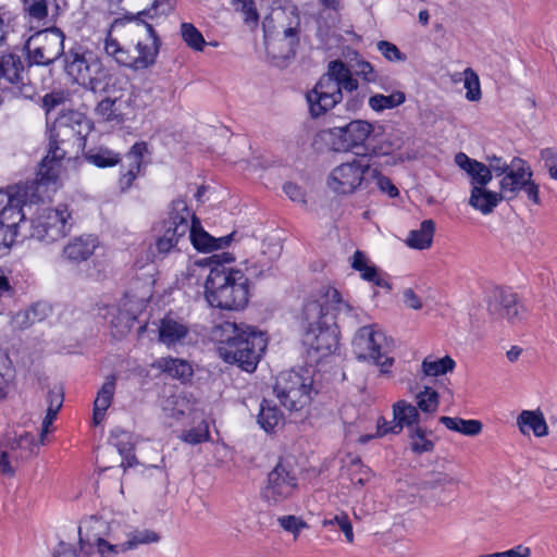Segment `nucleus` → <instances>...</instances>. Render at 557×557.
<instances>
[{
	"label": "nucleus",
	"instance_id": "obj_1",
	"mask_svg": "<svg viewBox=\"0 0 557 557\" xmlns=\"http://www.w3.org/2000/svg\"><path fill=\"white\" fill-rule=\"evenodd\" d=\"M306 331L304 343L321 356L332 354L338 344L336 320L349 326L363 322L364 312L345 302L337 289L329 287L323 294L307 300L302 310Z\"/></svg>",
	"mask_w": 557,
	"mask_h": 557
},
{
	"label": "nucleus",
	"instance_id": "obj_2",
	"mask_svg": "<svg viewBox=\"0 0 557 557\" xmlns=\"http://www.w3.org/2000/svg\"><path fill=\"white\" fill-rule=\"evenodd\" d=\"M234 260L231 252L214 253L210 257V263L214 265L205 282V296L211 307L239 310L248 304V278L240 270L225 267Z\"/></svg>",
	"mask_w": 557,
	"mask_h": 557
},
{
	"label": "nucleus",
	"instance_id": "obj_3",
	"mask_svg": "<svg viewBox=\"0 0 557 557\" xmlns=\"http://www.w3.org/2000/svg\"><path fill=\"white\" fill-rule=\"evenodd\" d=\"M219 356L228 363L252 372L265 350L268 339L263 332L235 322L225 321L214 329Z\"/></svg>",
	"mask_w": 557,
	"mask_h": 557
},
{
	"label": "nucleus",
	"instance_id": "obj_4",
	"mask_svg": "<svg viewBox=\"0 0 557 557\" xmlns=\"http://www.w3.org/2000/svg\"><path fill=\"white\" fill-rule=\"evenodd\" d=\"M267 51L278 59L294 57L299 44L300 14L295 5L274 10L263 21Z\"/></svg>",
	"mask_w": 557,
	"mask_h": 557
},
{
	"label": "nucleus",
	"instance_id": "obj_5",
	"mask_svg": "<svg viewBox=\"0 0 557 557\" xmlns=\"http://www.w3.org/2000/svg\"><path fill=\"white\" fill-rule=\"evenodd\" d=\"M72 138L78 140L75 131L65 123L64 117L58 120L50 134L48 153L39 165L36 178L32 182L18 184L26 187L27 190L29 189V193H36L39 201L48 196L50 188L55 189L60 174V163L66 154V150L60 144L64 145Z\"/></svg>",
	"mask_w": 557,
	"mask_h": 557
},
{
	"label": "nucleus",
	"instance_id": "obj_6",
	"mask_svg": "<svg viewBox=\"0 0 557 557\" xmlns=\"http://www.w3.org/2000/svg\"><path fill=\"white\" fill-rule=\"evenodd\" d=\"M190 216L191 211L185 200L176 199L171 203L168 218L153 226L154 244L146 252L148 262L163 259L176 248L189 231Z\"/></svg>",
	"mask_w": 557,
	"mask_h": 557
},
{
	"label": "nucleus",
	"instance_id": "obj_7",
	"mask_svg": "<svg viewBox=\"0 0 557 557\" xmlns=\"http://www.w3.org/2000/svg\"><path fill=\"white\" fill-rule=\"evenodd\" d=\"M64 70L78 85L92 91H106L112 75L102 60L91 50L73 48L64 53Z\"/></svg>",
	"mask_w": 557,
	"mask_h": 557
},
{
	"label": "nucleus",
	"instance_id": "obj_8",
	"mask_svg": "<svg viewBox=\"0 0 557 557\" xmlns=\"http://www.w3.org/2000/svg\"><path fill=\"white\" fill-rule=\"evenodd\" d=\"M36 195L22 185L0 190V247L8 248L13 245L18 235L20 223L25 219L23 207L38 202Z\"/></svg>",
	"mask_w": 557,
	"mask_h": 557
},
{
	"label": "nucleus",
	"instance_id": "obj_9",
	"mask_svg": "<svg viewBox=\"0 0 557 557\" xmlns=\"http://www.w3.org/2000/svg\"><path fill=\"white\" fill-rule=\"evenodd\" d=\"M273 391L281 405L289 411H299L308 406L315 394L312 370L300 368L281 372Z\"/></svg>",
	"mask_w": 557,
	"mask_h": 557
},
{
	"label": "nucleus",
	"instance_id": "obj_10",
	"mask_svg": "<svg viewBox=\"0 0 557 557\" xmlns=\"http://www.w3.org/2000/svg\"><path fill=\"white\" fill-rule=\"evenodd\" d=\"M391 343L377 325L360 327L352 339V351L359 360L372 362L386 373L394 359L388 356Z\"/></svg>",
	"mask_w": 557,
	"mask_h": 557
},
{
	"label": "nucleus",
	"instance_id": "obj_11",
	"mask_svg": "<svg viewBox=\"0 0 557 557\" xmlns=\"http://www.w3.org/2000/svg\"><path fill=\"white\" fill-rule=\"evenodd\" d=\"M72 225V214L66 206L47 208L32 220L29 237L41 244L51 245L66 237Z\"/></svg>",
	"mask_w": 557,
	"mask_h": 557
},
{
	"label": "nucleus",
	"instance_id": "obj_12",
	"mask_svg": "<svg viewBox=\"0 0 557 557\" xmlns=\"http://www.w3.org/2000/svg\"><path fill=\"white\" fill-rule=\"evenodd\" d=\"M297 487L298 471L295 461L283 458L269 472L261 496L270 505H276L292 497Z\"/></svg>",
	"mask_w": 557,
	"mask_h": 557
},
{
	"label": "nucleus",
	"instance_id": "obj_13",
	"mask_svg": "<svg viewBox=\"0 0 557 557\" xmlns=\"http://www.w3.org/2000/svg\"><path fill=\"white\" fill-rule=\"evenodd\" d=\"M370 163L366 156L354 158L333 169L327 185L336 194L348 195L359 187H369Z\"/></svg>",
	"mask_w": 557,
	"mask_h": 557
},
{
	"label": "nucleus",
	"instance_id": "obj_14",
	"mask_svg": "<svg viewBox=\"0 0 557 557\" xmlns=\"http://www.w3.org/2000/svg\"><path fill=\"white\" fill-rule=\"evenodd\" d=\"M29 60L37 65H49L64 51V34L57 27L33 35L26 45Z\"/></svg>",
	"mask_w": 557,
	"mask_h": 557
},
{
	"label": "nucleus",
	"instance_id": "obj_15",
	"mask_svg": "<svg viewBox=\"0 0 557 557\" xmlns=\"http://www.w3.org/2000/svg\"><path fill=\"white\" fill-rule=\"evenodd\" d=\"M134 33L144 35L136 42L135 50L137 55L129 53V64L127 67L139 71L146 70L156 63L159 54L161 40L150 23L147 21H133Z\"/></svg>",
	"mask_w": 557,
	"mask_h": 557
},
{
	"label": "nucleus",
	"instance_id": "obj_16",
	"mask_svg": "<svg viewBox=\"0 0 557 557\" xmlns=\"http://www.w3.org/2000/svg\"><path fill=\"white\" fill-rule=\"evenodd\" d=\"M149 295L150 289L148 288L140 298L133 300L126 295L120 305L107 307L104 319L111 325L114 336L122 337L131 331Z\"/></svg>",
	"mask_w": 557,
	"mask_h": 557
},
{
	"label": "nucleus",
	"instance_id": "obj_17",
	"mask_svg": "<svg viewBox=\"0 0 557 557\" xmlns=\"http://www.w3.org/2000/svg\"><path fill=\"white\" fill-rule=\"evenodd\" d=\"M532 175L533 173L530 168L525 166L524 160L513 158L510 170L499 182L500 193L517 195L523 190L531 201L539 205V185L532 181Z\"/></svg>",
	"mask_w": 557,
	"mask_h": 557
},
{
	"label": "nucleus",
	"instance_id": "obj_18",
	"mask_svg": "<svg viewBox=\"0 0 557 557\" xmlns=\"http://www.w3.org/2000/svg\"><path fill=\"white\" fill-rule=\"evenodd\" d=\"M317 84L337 102L343 100V90L351 92L359 87L358 81L352 77L348 65L341 60L331 61L326 73L320 77Z\"/></svg>",
	"mask_w": 557,
	"mask_h": 557
},
{
	"label": "nucleus",
	"instance_id": "obj_19",
	"mask_svg": "<svg viewBox=\"0 0 557 557\" xmlns=\"http://www.w3.org/2000/svg\"><path fill=\"white\" fill-rule=\"evenodd\" d=\"M487 310L494 318L507 319L516 323L522 319L523 307L518 301V295L509 288L493 287L485 297Z\"/></svg>",
	"mask_w": 557,
	"mask_h": 557
},
{
	"label": "nucleus",
	"instance_id": "obj_20",
	"mask_svg": "<svg viewBox=\"0 0 557 557\" xmlns=\"http://www.w3.org/2000/svg\"><path fill=\"white\" fill-rule=\"evenodd\" d=\"M373 132V125L367 121H351L345 126L334 127L332 135L336 138V150H350L362 146Z\"/></svg>",
	"mask_w": 557,
	"mask_h": 557
},
{
	"label": "nucleus",
	"instance_id": "obj_21",
	"mask_svg": "<svg viewBox=\"0 0 557 557\" xmlns=\"http://www.w3.org/2000/svg\"><path fill=\"white\" fill-rule=\"evenodd\" d=\"M0 79L12 86V91L24 97H30L33 87L26 82L25 66L20 57L4 54L0 58Z\"/></svg>",
	"mask_w": 557,
	"mask_h": 557
},
{
	"label": "nucleus",
	"instance_id": "obj_22",
	"mask_svg": "<svg viewBox=\"0 0 557 557\" xmlns=\"http://www.w3.org/2000/svg\"><path fill=\"white\" fill-rule=\"evenodd\" d=\"M189 221H191V223H189V231L187 234H189L188 237L194 247L199 251L206 252L227 247L236 234L235 232H232L226 236L213 237L201 227L199 220L193 212Z\"/></svg>",
	"mask_w": 557,
	"mask_h": 557
},
{
	"label": "nucleus",
	"instance_id": "obj_23",
	"mask_svg": "<svg viewBox=\"0 0 557 557\" xmlns=\"http://www.w3.org/2000/svg\"><path fill=\"white\" fill-rule=\"evenodd\" d=\"M99 246L98 238L94 235H81L71 238L64 245L61 258L70 263H81L88 260Z\"/></svg>",
	"mask_w": 557,
	"mask_h": 557
},
{
	"label": "nucleus",
	"instance_id": "obj_24",
	"mask_svg": "<svg viewBox=\"0 0 557 557\" xmlns=\"http://www.w3.org/2000/svg\"><path fill=\"white\" fill-rule=\"evenodd\" d=\"M147 152L146 143H135L125 156L127 170L121 174L119 180L120 188L124 191L131 188L143 168V157Z\"/></svg>",
	"mask_w": 557,
	"mask_h": 557
},
{
	"label": "nucleus",
	"instance_id": "obj_25",
	"mask_svg": "<svg viewBox=\"0 0 557 557\" xmlns=\"http://www.w3.org/2000/svg\"><path fill=\"white\" fill-rule=\"evenodd\" d=\"M455 163L470 176L471 187L486 186L492 181L491 169L463 152L455 156Z\"/></svg>",
	"mask_w": 557,
	"mask_h": 557
},
{
	"label": "nucleus",
	"instance_id": "obj_26",
	"mask_svg": "<svg viewBox=\"0 0 557 557\" xmlns=\"http://www.w3.org/2000/svg\"><path fill=\"white\" fill-rule=\"evenodd\" d=\"M503 199L504 195L502 193L488 190L486 186H474L471 188L469 205L482 214L487 215L494 211Z\"/></svg>",
	"mask_w": 557,
	"mask_h": 557
},
{
	"label": "nucleus",
	"instance_id": "obj_27",
	"mask_svg": "<svg viewBox=\"0 0 557 557\" xmlns=\"http://www.w3.org/2000/svg\"><path fill=\"white\" fill-rule=\"evenodd\" d=\"M188 327L182 321L165 317L160 321L159 341L168 347L182 344L188 335Z\"/></svg>",
	"mask_w": 557,
	"mask_h": 557
},
{
	"label": "nucleus",
	"instance_id": "obj_28",
	"mask_svg": "<svg viewBox=\"0 0 557 557\" xmlns=\"http://www.w3.org/2000/svg\"><path fill=\"white\" fill-rule=\"evenodd\" d=\"M3 446L10 454V457L18 465L36 455L37 449L34 435L27 432L18 435V437L9 440Z\"/></svg>",
	"mask_w": 557,
	"mask_h": 557
},
{
	"label": "nucleus",
	"instance_id": "obj_29",
	"mask_svg": "<svg viewBox=\"0 0 557 557\" xmlns=\"http://www.w3.org/2000/svg\"><path fill=\"white\" fill-rule=\"evenodd\" d=\"M393 434H399L404 428L413 429L419 420L418 408L406 400L393 405Z\"/></svg>",
	"mask_w": 557,
	"mask_h": 557
},
{
	"label": "nucleus",
	"instance_id": "obj_30",
	"mask_svg": "<svg viewBox=\"0 0 557 557\" xmlns=\"http://www.w3.org/2000/svg\"><path fill=\"white\" fill-rule=\"evenodd\" d=\"M306 99L312 117L325 114L338 103L324 89H320L318 84L307 92Z\"/></svg>",
	"mask_w": 557,
	"mask_h": 557
},
{
	"label": "nucleus",
	"instance_id": "obj_31",
	"mask_svg": "<svg viewBox=\"0 0 557 557\" xmlns=\"http://www.w3.org/2000/svg\"><path fill=\"white\" fill-rule=\"evenodd\" d=\"M517 423L523 434L528 433L530 430H532L534 435L539 437L545 436L548 433V426L544 414L540 410H523L519 414Z\"/></svg>",
	"mask_w": 557,
	"mask_h": 557
},
{
	"label": "nucleus",
	"instance_id": "obj_32",
	"mask_svg": "<svg viewBox=\"0 0 557 557\" xmlns=\"http://www.w3.org/2000/svg\"><path fill=\"white\" fill-rule=\"evenodd\" d=\"M435 232V223L432 220H424L419 230L409 233L406 243L414 249H426L432 245Z\"/></svg>",
	"mask_w": 557,
	"mask_h": 557
},
{
	"label": "nucleus",
	"instance_id": "obj_33",
	"mask_svg": "<svg viewBox=\"0 0 557 557\" xmlns=\"http://www.w3.org/2000/svg\"><path fill=\"white\" fill-rule=\"evenodd\" d=\"M440 422L445 425L448 430L458 432L466 436H476L482 432L483 425L479 420H465L458 417H446L440 418Z\"/></svg>",
	"mask_w": 557,
	"mask_h": 557
},
{
	"label": "nucleus",
	"instance_id": "obj_34",
	"mask_svg": "<svg viewBox=\"0 0 557 557\" xmlns=\"http://www.w3.org/2000/svg\"><path fill=\"white\" fill-rule=\"evenodd\" d=\"M50 308L45 304H36L29 310L20 311L11 317L10 324L14 329H25L36 321L42 320Z\"/></svg>",
	"mask_w": 557,
	"mask_h": 557
},
{
	"label": "nucleus",
	"instance_id": "obj_35",
	"mask_svg": "<svg viewBox=\"0 0 557 557\" xmlns=\"http://www.w3.org/2000/svg\"><path fill=\"white\" fill-rule=\"evenodd\" d=\"M283 420V413L276 406L263 400L260 405L258 423L265 432H272Z\"/></svg>",
	"mask_w": 557,
	"mask_h": 557
},
{
	"label": "nucleus",
	"instance_id": "obj_36",
	"mask_svg": "<svg viewBox=\"0 0 557 557\" xmlns=\"http://www.w3.org/2000/svg\"><path fill=\"white\" fill-rule=\"evenodd\" d=\"M85 159L98 166V168H109L114 166L117 163H120L121 158L120 154L106 148V147H98L94 149H89L85 153Z\"/></svg>",
	"mask_w": 557,
	"mask_h": 557
},
{
	"label": "nucleus",
	"instance_id": "obj_37",
	"mask_svg": "<svg viewBox=\"0 0 557 557\" xmlns=\"http://www.w3.org/2000/svg\"><path fill=\"white\" fill-rule=\"evenodd\" d=\"M158 367L175 379L186 380L193 375L191 366L182 359L162 358L158 360Z\"/></svg>",
	"mask_w": 557,
	"mask_h": 557
},
{
	"label": "nucleus",
	"instance_id": "obj_38",
	"mask_svg": "<svg viewBox=\"0 0 557 557\" xmlns=\"http://www.w3.org/2000/svg\"><path fill=\"white\" fill-rule=\"evenodd\" d=\"M455 364V361L449 356L440 359L426 357L421 364V369L426 376H438L453 371Z\"/></svg>",
	"mask_w": 557,
	"mask_h": 557
},
{
	"label": "nucleus",
	"instance_id": "obj_39",
	"mask_svg": "<svg viewBox=\"0 0 557 557\" xmlns=\"http://www.w3.org/2000/svg\"><path fill=\"white\" fill-rule=\"evenodd\" d=\"M323 528L329 529L330 531H341L344 533L345 539L348 543L354 542V532H352V525L351 522L345 512H341L337 515H334L330 518H325L322 521Z\"/></svg>",
	"mask_w": 557,
	"mask_h": 557
},
{
	"label": "nucleus",
	"instance_id": "obj_40",
	"mask_svg": "<svg viewBox=\"0 0 557 557\" xmlns=\"http://www.w3.org/2000/svg\"><path fill=\"white\" fill-rule=\"evenodd\" d=\"M405 94L403 91H395L388 96L374 95L369 99V106L372 110L381 112L385 109L396 108L405 102Z\"/></svg>",
	"mask_w": 557,
	"mask_h": 557
},
{
	"label": "nucleus",
	"instance_id": "obj_41",
	"mask_svg": "<svg viewBox=\"0 0 557 557\" xmlns=\"http://www.w3.org/2000/svg\"><path fill=\"white\" fill-rule=\"evenodd\" d=\"M181 35L189 48L196 51L203 50L206 40L202 34L191 23H182Z\"/></svg>",
	"mask_w": 557,
	"mask_h": 557
},
{
	"label": "nucleus",
	"instance_id": "obj_42",
	"mask_svg": "<svg viewBox=\"0 0 557 557\" xmlns=\"http://www.w3.org/2000/svg\"><path fill=\"white\" fill-rule=\"evenodd\" d=\"M410 448L416 454H423L433 450L434 443L426 437V433L423 429L416 425L410 430Z\"/></svg>",
	"mask_w": 557,
	"mask_h": 557
},
{
	"label": "nucleus",
	"instance_id": "obj_43",
	"mask_svg": "<svg viewBox=\"0 0 557 557\" xmlns=\"http://www.w3.org/2000/svg\"><path fill=\"white\" fill-rule=\"evenodd\" d=\"M160 536L158 533L151 530H135L128 534L127 541H125V548L132 550L137 548L139 545H146L159 542Z\"/></svg>",
	"mask_w": 557,
	"mask_h": 557
},
{
	"label": "nucleus",
	"instance_id": "obj_44",
	"mask_svg": "<svg viewBox=\"0 0 557 557\" xmlns=\"http://www.w3.org/2000/svg\"><path fill=\"white\" fill-rule=\"evenodd\" d=\"M189 409V405L187 400L182 396H171L169 397L164 405L163 411L165 417L180 420L184 417Z\"/></svg>",
	"mask_w": 557,
	"mask_h": 557
},
{
	"label": "nucleus",
	"instance_id": "obj_45",
	"mask_svg": "<svg viewBox=\"0 0 557 557\" xmlns=\"http://www.w3.org/2000/svg\"><path fill=\"white\" fill-rule=\"evenodd\" d=\"M172 10L171 0H153L149 9L138 12L136 15H131L129 21H146V18H153L158 14H168Z\"/></svg>",
	"mask_w": 557,
	"mask_h": 557
},
{
	"label": "nucleus",
	"instance_id": "obj_46",
	"mask_svg": "<svg viewBox=\"0 0 557 557\" xmlns=\"http://www.w3.org/2000/svg\"><path fill=\"white\" fill-rule=\"evenodd\" d=\"M13 379V370L8 354L0 348V399L8 395L9 384Z\"/></svg>",
	"mask_w": 557,
	"mask_h": 557
},
{
	"label": "nucleus",
	"instance_id": "obj_47",
	"mask_svg": "<svg viewBox=\"0 0 557 557\" xmlns=\"http://www.w3.org/2000/svg\"><path fill=\"white\" fill-rule=\"evenodd\" d=\"M106 53L112 57L119 64L128 66L129 64V52L121 47L116 39L111 37V34L107 36L103 47Z\"/></svg>",
	"mask_w": 557,
	"mask_h": 557
},
{
	"label": "nucleus",
	"instance_id": "obj_48",
	"mask_svg": "<svg viewBox=\"0 0 557 557\" xmlns=\"http://www.w3.org/2000/svg\"><path fill=\"white\" fill-rule=\"evenodd\" d=\"M115 392V376L107 377L106 382L99 389L94 406L99 409H108L111 406Z\"/></svg>",
	"mask_w": 557,
	"mask_h": 557
},
{
	"label": "nucleus",
	"instance_id": "obj_49",
	"mask_svg": "<svg viewBox=\"0 0 557 557\" xmlns=\"http://www.w3.org/2000/svg\"><path fill=\"white\" fill-rule=\"evenodd\" d=\"M418 408L426 413H433L438 407V394L431 387H424L422 392L417 395Z\"/></svg>",
	"mask_w": 557,
	"mask_h": 557
},
{
	"label": "nucleus",
	"instance_id": "obj_50",
	"mask_svg": "<svg viewBox=\"0 0 557 557\" xmlns=\"http://www.w3.org/2000/svg\"><path fill=\"white\" fill-rule=\"evenodd\" d=\"M94 544L97 548V553L101 557H116L119 554L127 552L125 548V542L113 544L109 540L101 536H95Z\"/></svg>",
	"mask_w": 557,
	"mask_h": 557
},
{
	"label": "nucleus",
	"instance_id": "obj_51",
	"mask_svg": "<svg viewBox=\"0 0 557 557\" xmlns=\"http://www.w3.org/2000/svg\"><path fill=\"white\" fill-rule=\"evenodd\" d=\"M465 88L467 89L466 98L469 101H478L481 99V87L478 74L470 67L463 71Z\"/></svg>",
	"mask_w": 557,
	"mask_h": 557
},
{
	"label": "nucleus",
	"instance_id": "obj_52",
	"mask_svg": "<svg viewBox=\"0 0 557 557\" xmlns=\"http://www.w3.org/2000/svg\"><path fill=\"white\" fill-rule=\"evenodd\" d=\"M371 183H374L381 191L386 193L389 197L398 196V189L392 181L373 168H370L369 171V185Z\"/></svg>",
	"mask_w": 557,
	"mask_h": 557
},
{
	"label": "nucleus",
	"instance_id": "obj_53",
	"mask_svg": "<svg viewBox=\"0 0 557 557\" xmlns=\"http://www.w3.org/2000/svg\"><path fill=\"white\" fill-rule=\"evenodd\" d=\"M236 12L243 15V21L246 25L256 27L259 23V12L257 10L255 0H247L233 7Z\"/></svg>",
	"mask_w": 557,
	"mask_h": 557
},
{
	"label": "nucleus",
	"instance_id": "obj_54",
	"mask_svg": "<svg viewBox=\"0 0 557 557\" xmlns=\"http://www.w3.org/2000/svg\"><path fill=\"white\" fill-rule=\"evenodd\" d=\"M54 0H32L24 4V11L30 18L36 21H44L48 17V7Z\"/></svg>",
	"mask_w": 557,
	"mask_h": 557
},
{
	"label": "nucleus",
	"instance_id": "obj_55",
	"mask_svg": "<svg viewBox=\"0 0 557 557\" xmlns=\"http://www.w3.org/2000/svg\"><path fill=\"white\" fill-rule=\"evenodd\" d=\"M346 468L351 472V482L363 485L369 479V469L361 463L358 457H348Z\"/></svg>",
	"mask_w": 557,
	"mask_h": 557
},
{
	"label": "nucleus",
	"instance_id": "obj_56",
	"mask_svg": "<svg viewBox=\"0 0 557 557\" xmlns=\"http://www.w3.org/2000/svg\"><path fill=\"white\" fill-rule=\"evenodd\" d=\"M351 74L361 77L367 83H374L377 79V74L372 64L366 60H356L350 66Z\"/></svg>",
	"mask_w": 557,
	"mask_h": 557
},
{
	"label": "nucleus",
	"instance_id": "obj_57",
	"mask_svg": "<svg viewBox=\"0 0 557 557\" xmlns=\"http://www.w3.org/2000/svg\"><path fill=\"white\" fill-rule=\"evenodd\" d=\"M69 92L62 89L52 90L51 92H48L42 97V108L47 112H50L61 106H64L65 102L69 101Z\"/></svg>",
	"mask_w": 557,
	"mask_h": 557
},
{
	"label": "nucleus",
	"instance_id": "obj_58",
	"mask_svg": "<svg viewBox=\"0 0 557 557\" xmlns=\"http://www.w3.org/2000/svg\"><path fill=\"white\" fill-rule=\"evenodd\" d=\"M96 113L104 121H114L119 117L116 99L106 98L96 107Z\"/></svg>",
	"mask_w": 557,
	"mask_h": 557
},
{
	"label": "nucleus",
	"instance_id": "obj_59",
	"mask_svg": "<svg viewBox=\"0 0 557 557\" xmlns=\"http://www.w3.org/2000/svg\"><path fill=\"white\" fill-rule=\"evenodd\" d=\"M377 50L382 55L391 62H403L406 60V55L397 48L396 45L381 40L376 44Z\"/></svg>",
	"mask_w": 557,
	"mask_h": 557
},
{
	"label": "nucleus",
	"instance_id": "obj_60",
	"mask_svg": "<svg viewBox=\"0 0 557 557\" xmlns=\"http://www.w3.org/2000/svg\"><path fill=\"white\" fill-rule=\"evenodd\" d=\"M18 466L2 445L0 450V474L12 476Z\"/></svg>",
	"mask_w": 557,
	"mask_h": 557
},
{
	"label": "nucleus",
	"instance_id": "obj_61",
	"mask_svg": "<svg viewBox=\"0 0 557 557\" xmlns=\"http://www.w3.org/2000/svg\"><path fill=\"white\" fill-rule=\"evenodd\" d=\"M488 164L487 168L491 169V175L495 174L496 176H504L511 168V163L508 164L506 161L503 160L502 157L498 156H488L486 158Z\"/></svg>",
	"mask_w": 557,
	"mask_h": 557
},
{
	"label": "nucleus",
	"instance_id": "obj_62",
	"mask_svg": "<svg viewBox=\"0 0 557 557\" xmlns=\"http://www.w3.org/2000/svg\"><path fill=\"white\" fill-rule=\"evenodd\" d=\"M13 295V289L9 283L8 277L0 271V314L5 312V301H10Z\"/></svg>",
	"mask_w": 557,
	"mask_h": 557
},
{
	"label": "nucleus",
	"instance_id": "obj_63",
	"mask_svg": "<svg viewBox=\"0 0 557 557\" xmlns=\"http://www.w3.org/2000/svg\"><path fill=\"white\" fill-rule=\"evenodd\" d=\"M360 275L364 281L372 282L376 286L385 287L388 286L387 282L381 277L376 267L367 264L362 271H360Z\"/></svg>",
	"mask_w": 557,
	"mask_h": 557
},
{
	"label": "nucleus",
	"instance_id": "obj_64",
	"mask_svg": "<svg viewBox=\"0 0 557 557\" xmlns=\"http://www.w3.org/2000/svg\"><path fill=\"white\" fill-rule=\"evenodd\" d=\"M284 193L287 195V197L295 202L305 205L306 198H305V191L302 188L294 183H286L283 186Z\"/></svg>",
	"mask_w": 557,
	"mask_h": 557
}]
</instances>
